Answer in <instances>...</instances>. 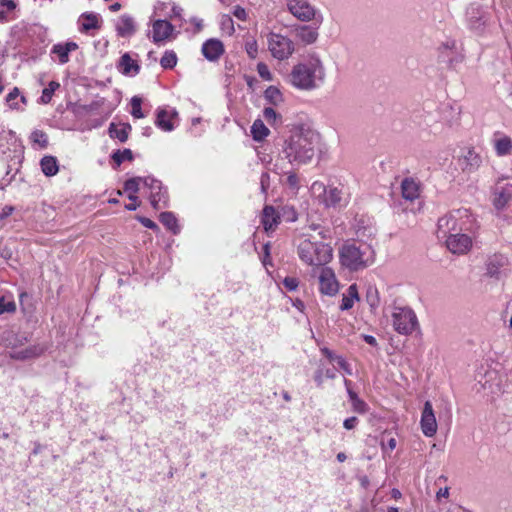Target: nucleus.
Masks as SVG:
<instances>
[{
	"label": "nucleus",
	"instance_id": "obj_17",
	"mask_svg": "<svg viewBox=\"0 0 512 512\" xmlns=\"http://www.w3.org/2000/svg\"><path fill=\"white\" fill-rule=\"evenodd\" d=\"M115 28L117 31V35L122 38H130L136 32V25L133 17L130 15L124 14L121 15L116 24Z\"/></svg>",
	"mask_w": 512,
	"mask_h": 512
},
{
	"label": "nucleus",
	"instance_id": "obj_53",
	"mask_svg": "<svg viewBox=\"0 0 512 512\" xmlns=\"http://www.w3.org/2000/svg\"><path fill=\"white\" fill-rule=\"evenodd\" d=\"M352 407L355 412L360 414H364L368 411V405L360 398L352 403Z\"/></svg>",
	"mask_w": 512,
	"mask_h": 512
},
{
	"label": "nucleus",
	"instance_id": "obj_61",
	"mask_svg": "<svg viewBox=\"0 0 512 512\" xmlns=\"http://www.w3.org/2000/svg\"><path fill=\"white\" fill-rule=\"evenodd\" d=\"M363 339H364V341H365L367 344H369V345H371V346H376V345H377V340H376V338H375L374 336H372V335H363Z\"/></svg>",
	"mask_w": 512,
	"mask_h": 512
},
{
	"label": "nucleus",
	"instance_id": "obj_62",
	"mask_svg": "<svg viewBox=\"0 0 512 512\" xmlns=\"http://www.w3.org/2000/svg\"><path fill=\"white\" fill-rule=\"evenodd\" d=\"M383 448H388L390 451L394 450L396 448V440L395 438L388 439L386 444H382Z\"/></svg>",
	"mask_w": 512,
	"mask_h": 512
},
{
	"label": "nucleus",
	"instance_id": "obj_44",
	"mask_svg": "<svg viewBox=\"0 0 512 512\" xmlns=\"http://www.w3.org/2000/svg\"><path fill=\"white\" fill-rule=\"evenodd\" d=\"M16 311V303L14 300L7 299L5 296L0 297V315L4 313H13Z\"/></svg>",
	"mask_w": 512,
	"mask_h": 512
},
{
	"label": "nucleus",
	"instance_id": "obj_48",
	"mask_svg": "<svg viewBox=\"0 0 512 512\" xmlns=\"http://www.w3.org/2000/svg\"><path fill=\"white\" fill-rule=\"evenodd\" d=\"M263 117L269 124H275L281 116L271 107H266L263 110Z\"/></svg>",
	"mask_w": 512,
	"mask_h": 512
},
{
	"label": "nucleus",
	"instance_id": "obj_18",
	"mask_svg": "<svg viewBox=\"0 0 512 512\" xmlns=\"http://www.w3.org/2000/svg\"><path fill=\"white\" fill-rule=\"evenodd\" d=\"M46 347L41 344L31 345L21 350H16L10 353V358L14 360H30L39 357L44 353Z\"/></svg>",
	"mask_w": 512,
	"mask_h": 512
},
{
	"label": "nucleus",
	"instance_id": "obj_7",
	"mask_svg": "<svg viewBox=\"0 0 512 512\" xmlns=\"http://www.w3.org/2000/svg\"><path fill=\"white\" fill-rule=\"evenodd\" d=\"M268 48L272 56L278 60L289 58L294 52V43L288 37L270 33L268 36Z\"/></svg>",
	"mask_w": 512,
	"mask_h": 512
},
{
	"label": "nucleus",
	"instance_id": "obj_10",
	"mask_svg": "<svg viewBox=\"0 0 512 512\" xmlns=\"http://www.w3.org/2000/svg\"><path fill=\"white\" fill-rule=\"evenodd\" d=\"M445 239L447 249L453 254H466L472 247L471 237L461 232L451 233Z\"/></svg>",
	"mask_w": 512,
	"mask_h": 512
},
{
	"label": "nucleus",
	"instance_id": "obj_46",
	"mask_svg": "<svg viewBox=\"0 0 512 512\" xmlns=\"http://www.w3.org/2000/svg\"><path fill=\"white\" fill-rule=\"evenodd\" d=\"M113 105H109L107 108V111L105 113L100 112L99 114L102 115L100 119H94L90 121L89 127L90 128H98L103 125V123L110 117L112 111L114 110Z\"/></svg>",
	"mask_w": 512,
	"mask_h": 512
},
{
	"label": "nucleus",
	"instance_id": "obj_50",
	"mask_svg": "<svg viewBox=\"0 0 512 512\" xmlns=\"http://www.w3.org/2000/svg\"><path fill=\"white\" fill-rule=\"evenodd\" d=\"M257 72L260 75V77L264 80L270 81L272 80V74L269 71V68L264 63H258L257 65Z\"/></svg>",
	"mask_w": 512,
	"mask_h": 512
},
{
	"label": "nucleus",
	"instance_id": "obj_34",
	"mask_svg": "<svg viewBox=\"0 0 512 512\" xmlns=\"http://www.w3.org/2000/svg\"><path fill=\"white\" fill-rule=\"evenodd\" d=\"M142 177H133L125 181L124 191L129 192L128 198L131 201H137L138 197L136 193L139 191L140 183H143Z\"/></svg>",
	"mask_w": 512,
	"mask_h": 512
},
{
	"label": "nucleus",
	"instance_id": "obj_23",
	"mask_svg": "<svg viewBox=\"0 0 512 512\" xmlns=\"http://www.w3.org/2000/svg\"><path fill=\"white\" fill-rule=\"evenodd\" d=\"M459 161L462 170L468 173L477 170L482 162L480 155L473 149H469Z\"/></svg>",
	"mask_w": 512,
	"mask_h": 512
},
{
	"label": "nucleus",
	"instance_id": "obj_56",
	"mask_svg": "<svg viewBox=\"0 0 512 512\" xmlns=\"http://www.w3.org/2000/svg\"><path fill=\"white\" fill-rule=\"evenodd\" d=\"M139 222L146 228L152 229V230H158V225L152 221L149 218L146 217H138Z\"/></svg>",
	"mask_w": 512,
	"mask_h": 512
},
{
	"label": "nucleus",
	"instance_id": "obj_63",
	"mask_svg": "<svg viewBox=\"0 0 512 512\" xmlns=\"http://www.w3.org/2000/svg\"><path fill=\"white\" fill-rule=\"evenodd\" d=\"M139 206L138 200L137 201H131V203L125 205V209L129 211H135Z\"/></svg>",
	"mask_w": 512,
	"mask_h": 512
},
{
	"label": "nucleus",
	"instance_id": "obj_60",
	"mask_svg": "<svg viewBox=\"0 0 512 512\" xmlns=\"http://www.w3.org/2000/svg\"><path fill=\"white\" fill-rule=\"evenodd\" d=\"M246 51L251 58H255L257 55V44L256 42L247 43Z\"/></svg>",
	"mask_w": 512,
	"mask_h": 512
},
{
	"label": "nucleus",
	"instance_id": "obj_49",
	"mask_svg": "<svg viewBox=\"0 0 512 512\" xmlns=\"http://www.w3.org/2000/svg\"><path fill=\"white\" fill-rule=\"evenodd\" d=\"M32 139L34 142L40 144L42 147H45L48 144L47 135L40 130H35L32 133Z\"/></svg>",
	"mask_w": 512,
	"mask_h": 512
},
{
	"label": "nucleus",
	"instance_id": "obj_19",
	"mask_svg": "<svg viewBox=\"0 0 512 512\" xmlns=\"http://www.w3.org/2000/svg\"><path fill=\"white\" fill-rule=\"evenodd\" d=\"M492 142L497 156L502 157L512 153V139L509 136L496 132Z\"/></svg>",
	"mask_w": 512,
	"mask_h": 512
},
{
	"label": "nucleus",
	"instance_id": "obj_30",
	"mask_svg": "<svg viewBox=\"0 0 512 512\" xmlns=\"http://www.w3.org/2000/svg\"><path fill=\"white\" fill-rule=\"evenodd\" d=\"M295 31L296 36L305 44H312L318 38L317 29L307 25L298 26Z\"/></svg>",
	"mask_w": 512,
	"mask_h": 512
},
{
	"label": "nucleus",
	"instance_id": "obj_8",
	"mask_svg": "<svg viewBox=\"0 0 512 512\" xmlns=\"http://www.w3.org/2000/svg\"><path fill=\"white\" fill-rule=\"evenodd\" d=\"M143 184L150 189V203L154 209L168 207V192L161 181L148 176L144 177Z\"/></svg>",
	"mask_w": 512,
	"mask_h": 512
},
{
	"label": "nucleus",
	"instance_id": "obj_36",
	"mask_svg": "<svg viewBox=\"0 0 512 512\" xmlns=\"http://www.w3.org/2000/svg\"><path fill=\"white\" fill-rule=\"evenodd\" d=\"M19 304L25 315H31L35 310L33 296L25 291L19 294Z\"/></svg>",
	"mask_w": 512,
	"mask_h": 512
},
{
	"label": "nucleus",
	"instance_id": "obj_14",
	"mask_svg": "<svg viewBox=\"0 0 512 512\" xmlns=\"http://www.w3.org/2000/svg\"><path fill=\"white\" fill-rule=\"evenodd\" d=\"M202 54L209 61H217L224 53L223 43L215 38L208 39L202 45Z\"/></svg>",
	"mask_w": 512,
	"mask_h": 512
},
{
	"label": "nucleus",
	"instance_id": "obj_13",
	"mask_svg": "<svg viewBox=\"0 0 512 512\" xmlns=\"http://www.w3.org/2000/svg\"><path fill=\"white\" fill-rule=\"evenodd\" d=\"M313 190H322L324 192L323 202L326 207H336L340 205L342 200V191L336 187L326 189L322 183L314 182L312 185Z\"/></svg>",
	"mask_w": 512,
	"mask_h": 512
},
{
	"label": "nucleus",
	"instance_id": "obj_58",
	"mask_svg": "<svg viewBox=\"0 0 512 512\" xmlns=\"http://www.w3.org/2000/svg\"><path fill=\"white\" fill-rule=\"evenodd\" d=\"M324 370L323 368L319 367L314 374V381L316 382L318 387H321L324 382Z\"/></svg>",
	"mask_w": 512,
	"mask_h": 512
},
{
	"label": "nucleus",
	"instance_id": "obj_54",
	"mask_svg": "<svg viewBox=\"0 0 512 512\" xmlns=\"http://www.w3.org/2000/svg\"><path fill=\"white\" fill-rule=\"evenodd\" d=\"M261 191L266 193L270 185V175L267 172L261 174L260 177Z\"/></svg>",
	"mask_w": 512,
	"mask_h": 512
},
{
	"label": "nucleus",
	"instance_id": "obj_21",
	"mask_svg": "<svg viewBox=\"0 0 512 512\" xmlns=\"http://www.w3.org/2000/svg\"><path fill=\"white\" fill-rule=\"evenodd\" d=\"M508 264V259L503 254H494L486 262V272L490 277L498 278L500 269Z\"/></svg>",
	"mask_w": 512,
	"mask_h": 512
},
{
	"label": "nucleus",
	"instance_id": "obj_31",
	"mask_svg": "<svg viewBox=\"0 0 512 512\" xmlns=\"http://www.w3.org/2000/svg\"><path fill=\"white\" fill-rule=\"evenodd\" d=\"M355 300H359V294L356 284L348 287L347 292L343 294L340 304V310L346 311L353 307Z\"/></svg>",
	"mask_w": 512,
	"mask_h": 512
},
{
	"label": "nucleus",
	"instance_id": "obj_2",
	"mask_svg": "<svg viewBox=\"0 0 512 512\" xmlns=\"http://www.w3.org/2000/svg\"><path fill=\"white\" fill-rule=\"evenodd\" d=\"M325 76L324 67L319 58L312 57L306 62L295 65L290 73L293 86L302 90H311L317 87V81Z\"/></svg>",
	"mask_w": 512,
	"mask_h": 512
},
{
	"label": "nucleus",
	"instance_id": "obj_4",
	"mask_svg": "<svg viewBox=\"0 0 512 512\" xmlns=\"http://www.w3.org/2000/svg\"><path fill=\"white\" fill-rule=\"evenodd\" d=\"M297 253L302 262L310 266H325L333 256L332 247L322 241L304 238L300 241Z\"/></svg>",
	"mask_w": 512,
	"mask_h": 512
},
{
	"label": "nucleus",
	"instance_id": "obj_6",
	"mask_svg": "<svg viewBox=\"0 0 512 512\" xmlns=\"http://www.w3.org/2000/svg\"><path fill=\"white\" fill-rule=\"evenodd\" d=\"M392 324L399 334L409 335L416 329L418 321L412 309L395 307L392 312Z\"/></svg>",
	"mask_w": 512,
	"mask_h": 512
},
{
	"label": "nucleus",
	"instance_id": "obj_32",
	"mask_svg": "<svg viewBox=\"0 0 512 512\" xmlns=\"http://www.w3.org/2000/svg\"><path fill=\"white\" fill-rule=\"evenodd\" d=\"M40 166L42 172L48 177L56 175L59 170L57 158L54 156H44L40 161Z\"/></svg>",
	"mask_w": 512,
	"mask_h": 512
},
{
	"label": "nucleus",
	"instance_id": "obj_16",
	"mask_svg": "<svg viewBox=\"0 0 512 512\" xmlns=\"http://www.w3.org/2000/svg\"><path fill=\"white\" fill-rule=\"evenodd\" d=\"M101 27V18L93 12H84L78 19V30L81 33H89L90 30H97Z\"/></svg>",
	"mask_w": 512,
	"mask_h": 512
},
{
	"label": "nucleus",
	"instance_id": "obj_11",
	"mask_svg": "<svg viewBox=\"0 0 512 512\" xmlns=\"http://www.w3.org/2000/svg\"><path fill=\"white\" fill-rule=\"evenodd\" d=\"M338 281L334 271L329 267H322L319 275V290L322 294L333 296L338 292Z\"/></svg>",
	"mask_w": 512,
	"mask_h": 512
},
{
	"label": "nucleus",
	"instance_id": "obj_39",
	"mask_svg": "<svg viewBox=\"0 0 512 512\" xmlns=\"http://www.w3.org/2000/svg\"><path fill=\"white\" fill-rule=\"evenodd\" d=\"M113 162L116 164V167H119L124 161H132L133 153L130 149L126 148L124 150H116L111 155Z\"/></svg>",
	"mask_w": 512,
	"mask_h": 512
},
{
	"label": "nucleus",
	"instance_id": "obj_41",
	"mask_svg": "<svg viewBox=\"0 0 512 512\" xmlns=\"http://www.w3.org/2000/svg\"><path fill=\"white\" fill-rule=\"evenodd\" d=\"M160 64L164 69H172L177 64L176 53L172 50L165 51L164 55L160 59Z\"/></svg>",
	"mask_w": 512,
	"mask_h": 512
},
{
	"label": "nucleus",
	"instance_id": "obj_20",
	"mask_svg": "<svg viewBox=\"0 0 512 512\" xmlns=\"http://www.w3.org/2000/svg\"><path fill=\"white\" fill-rule=\"evenodd\" d=\"M261 223L266 232L274 231L280 223V215L273 206L266 205L262 211Z\"/></svg>",
	"mask_w": 512,
	"mask_h": 512
},
{
	"label": "nucleus",
	"instance_id": "obj_28",
	"mask_svg": "<svg viewBox=\"0 0 512 512\" xmlns=\"http://www.w3.org/2000/svg\"><path fill=\"white\" fill-rule=\"evenodd\" d=\"M132 130V127L128 123H124L121 127H118L115 123H111L109 125L108 133L111 138L118 139L121 143H124L128 140L129 132Z\"/></svg>",
	"mask_w": 512,
	"mask_h": 512
},
{
	"label": "nucleus",
	"instance_id": "obj_51",
	"mask_svg": "<svg viewBox=\"0 0 512 512\" xmlns=\"http://www.w3.org/2000/svg\"><path fill=\"white\" fill-rule=\"evenodd\" d=\"M16 7L13 0H0V16H3L7 11H11Z\"/></svg>",
	"mask_w": 512,
	"mask_h": 512
},
{
	"label": "nucleus",
	"instance_id": "obj_52",
	"mask_svg": "<svg viewBox=\"0 0 512 512\" xmlns=\"http://www.w3.org/2000/svg\"><path fill=\"white\" fill-rule=\"evenodd\" d=\"M283 286L288 290V291H294L297 289L298 285H299V281L297 280V278L295 277H286L284 278L283 280Z\"/></svg>",
	"mask_w": 512,
	"mask_h": 512
},
{
	"label": "nucleus",
	"instance_id": "obj_27",
	"mask_svg": "<svg viewBox=\"0 0 512 512\" xmlns=\"http://www.w3.org/2000/svg\"><path fill=\"white\" fill-rule=\"evenodd\" d=\"M401 192L404 199L413 201L419 197V184L413 178H405L401 183Z\"/></svg>",
	"mask_w": 512,
	"mask_h": 512
},
{
	"label": "nucleus",
	"instance_id": "obj_12",
	"mask_svg": "<svg viewBox=\"0 0 512 512\" xmlns=\"http://www.w3.org/2000/svg\"><path fill=\"white\" fill-rule=\"evenodd\" d=\"M421 429L426 437H433L437 432V422L430 401L424 403L421 415Z\"/></svg>",
	"mask_w": 512,
	"mask_h": 512
},
{
	"label": "nucleus",
	"instance_id": "obj_9",
	"mask_svg": "<svg viewBox=\"0 0 512 512\" xmlns=\"http://www.w3.org/2000/svg\"><path fill=\"white\" fill-rule=\"evenodd\" d=\"M289 12L302 22H309L316 16V9L306 0H288Z\"/></svg>",
	"mask_w": 512,
	"mask_h": 512
},
{
	"label": "nucleus",
	"instance_id": "obj_45",
	"mask_svg": "<svg viewBox=\"0 0 512 512\" xmlns=\"http://www.w3.org/2000/svg\"><path fill=\"white\" fill-rule=\"evenodd\" d=\"M141 104H142V99L139 96L132 97V99H131V106H132L131 115L134 118L140 119V118L145 117V115L143 114L142 109H141Z\"/></svg>",
	"mask_w": 512,
	"mask_h": 512
},
{
	"label": "nucleus",
	"instance_id": "obj_37",
	"mask_svg": "<svg viewBox=\"0 0 512 512\" xmlns=\"http://www.w3.org/2000/svg\"><path fill=\"white\" fill-rule=\"evenodd\" d=\"M251 133L256 141L263 140L269 134V129L265 126L262 120H255L252 127Z\"/></svg>",
	"mask_w": 512,
	"mask_h": 512
},
{
	"label": "nucleus",
	"instance_id": "obj_40",
	"mask_svg": "<svg viewBox=\"0 0 512 512\" xmlns=\"http://www.w3.org/2000/svg\"><path fill=\"white\" fill-rule=\"evenodd\" d=\"M366 302L372 310H375L380 304L378 289L375 286H369L366 291Z\"/></svg>",
	"mask_w": 512,
	"mask_h": 512
},
{
	"label": "nucleus",
	"instance_id": "obj_22",
	"mask_svg": "<svg viewBox=\"0 0 512 512\" xmlns=\"http://www.w3.org/2000/svg\"><path fill=\"white\" fill-rule=\"evenodd\" d=\"M177 116L178 113L175 109H172L171 111L160 109L157 111L155 125L163 131L170 132L174 129L172 119Z\"/></svg>",
	"mask_w": 512,
	"mask_h": 512
},
{
	"label": "nucleus",
	"instance_id": "obj_3",
	"mask_svg": "<svg viewBox=\"0 0 512 512\" xmlns=\"http://www.w3.org/2000/svg\"><path fill=\"white\" fill-rule=\"evenodd\" d=\"M339 258L343 267L359 271L374 262V251L366 243L345 242L339 250Z\"/></svg>",
	"mask_w": 512,
	"mask_h": 512
},
{
	"label": "nucleus",
	"instance_id": "obj_55",
	"mask_svg": "<svg viewBox=\"0 0 512 512\" xmlns=\"http://www.w3.org/2000/svg\"><path fill=\"white\" fill-rule=\"evenodd\" d=\"M232 14L241 21H245L247 18L246 10L241 6H235Z\"/></svg>",
	"mask_w": 512,
	"mask_h": 512
},
{
	"label": "nucleus",
	"instance_id": "obj_1",
	"mask_svg": "<svg viewBox=\"0 0 512 512\" xmlns=\"http://www.w3.org/2000/svg\"><path fill=\"white\" fill-rule=\"evenodd\" d=\"M319 144V134L310 129L294 131L285 141L284 157L290 164L303 165L309 163Z\"/></svg>",
	"mask_w": 512,
	"mask_h": 512
},
{
	"label": "nucleus",
	"instance_id": "obj_47",
	"mask_svg": "<svg viewBox=\"0 0 512 512\" xmlns=\"http://www.w3.org/2000/svg\"><path fill=\"white\" fill-rule=\"evenodd\" d=\"M20 97V91L17 87L13 88V90L6 96V103L12 109H18L19 105L16 102V99Z\"/></svg>",
	"mask_w": 512,
	"mask_h": 512
},
{
	"label": "nucleus",
	"instance_id": "obj_38",
	"mask_svg": "<svg viewBox=\"0 0 512 512\" xmlns=\"http://www.w3.org/2000/svg\"><path fill=\"white\" fill-rule=\"evenodd\" d=\"M265 100L272 105H279L283 101L282 93L275 86H269L264 92Z\"/></svg>",
	"mask_w": 512,
	"mask_h": 512
},
{
	"label": "nucleus",
	"instance_id": "obj_33",
	"mask_svg": "<svg viewBox=\"0 0 512 512\" xmlns=\"http://www.w3.org/2000/svg\"><path fill=\"white\" fill-rule=\"evenodd\" d=\"M105 104H106V99L105 98H99V99H96V100L92 101L89 104L80 105L76 109L75 113L78 116H85V115L90 114V113L98 112V110L100 108H102L103 106H105Z\"/></svg>",
	"mask_w": 512,
	"mask_h": 512
},
{
	"label": "nucleus",
	"instance_id": "obj_24",
	"mask_svg": "<svg viewBox=\"0 0 512 512\" xmlns=\"http://www.w3.org/2000/svg\"><path fill=\"white\" fill-rule=\"evenodd\" d=\"M173 31V26L166 20H156L153 24V41L155 43L166 40Z\"/></svg>",
	"mask_w": 512,
	"mask_h": 512
},
{
	"label": "nucleus",
	"instance_id": "obj_35",
	"mask_svg": "<svg viewBox=\"0 0 512 512\" xmlns=\"http://www.w3.org/2000/svg\"><path fill=\"white\" fill-rule=\"evenodd\" d=\"M160 222L173 234H178L180 232L177 218L172 212H162L160 214Z\"/></svg>",
	"mask_w": 512,
	"mask_h": 512
},
{
	"label": "nucleus",
	"instance_id": "obj_26",
	"mask_svg": "<svg viewBox=\"0 0 512 512\" xmlns=\"http://www.w3.org/2000/svg\"><path fill=\"white\" fill-rule=\"evenodd\" d=\"M118 69L124 75H137L140 71V66L131 58L129 53H124L120 57Z\"/></svg>",
	"mask_w": 512,
	"mask_h": 512
},
{
	"label": "nucleus",
	"instance_id": "obj_64",
	"mask_svg": "<svg viewBox=\"0 0 512 512\" xmlns=\"http://www.w3.org/2000/svg\"><path fill=\"white\" fill-rule=\"evenodd\" d=\"M347 393L351 403L359 399L358 395L351 388H348Z\"/></svg>",
	"mask_w": 512,
	"mask_h": 512
},
{
	"label": "nucleus",
	"instance_id": "obj_25",
	"mask_svg": "<svg viewBox=\"0 0 512 512\" xmlns=\"http://www.w3.org/2000/svg\"><path fill=\"white\" fill-rule=\"evenodd\" d=\"M320 352L331 363H334V362L337 363L339 368H341L345 374L350 375V376L352 375L353 372H352L351 365L346 361V359L343 356L337 355L335 352H333L332 350H330L327 347H322L320 349Z\"/></svg>",
	"mask_w": 512,
	"mask_h": 512
},
{
	"label": "nucleus",
	"instance_id": "obj_15",
	"mask_svg": "<svg viewBox=\"0 0 512 512\" xmlns=\"http://www.w3.org/2000/svg\"><path fill=\"white\" fill-rule=\"evenodd\" d=\"M79 48L78 44L73 41L54 44L51 48V54L56 55L58 63L64 65L69 62V54Z\"/></svg>",
	"mask_w": 512,
	"mask_h": 512
},
{
	"label": "nucleus",
	"instance_id": "obj_59",
	"mask_svg": "<svg viewBox=\"0 0 512 512\" xmlns=\"http://www.w3.org/2000/svg\"><path fill=\"white\" fill-rule=\"evenodd\" d=\"M287 184L294 189L298 188L299 185V179L298 176L295 173H290L287 177Z\"/></svg>",
	"mask_w": 512,
	"mask_h": 512
},
{
	"label": "nucleus",
	"instance_id": "obj_29",
	"mask_svg": "<svg viewBox=\"0 0 512 512\" xmlns=\"http://www.w3.org/2000/svg\"><path fill=\"white\" fill-rule=\"evenodd\" d=\"M512 197V185L497 187L494 198V205L497 209H502Z\"/></svg>",
	"mask_w": 512,
	"mask_h": 512
},
{
	"label": "nucleus",
	"instance_id": "obj_43",
	"mask_svg": "<svg viewBox=\"0 0 512 512\" xmlns=\"http://www.w3.org/2000/svg\"><path fill=\"white\" fill-rule=\"evenodd\" d=\"M220 27L221 30L228 35H232L234 33V22L230 15L224 14L221 16Z\"/></svg>",
	"mask_w": 512,
	"mask_h": 512
},
{
	"label": "nucleus",
	"instance_id": "obj_57",
	"mask_svg": "<svg viewBox=\"0 0 512 512\" xmlns=\"http://www.w3.org/2000/svg\"><path fill=\"white\" fill-rule=\"evenodd\" d=\"M359 420L357 417L352 416L344 420L343 426L347 430L354 429L356 425L358 424Z\"/></svg>",
	"mask_w": 512,
	"mask_h": 512
},
{
	"label": "nucleus",
	"instance_id": "obj_5",
	"mask_svg": "<svg viewBox=\"0 0 512 512\" xmlns=\"http://www.w3.org/2000/svg\"><path fill=\"white\" fill-rule=\"evenodd\" d=\"M469 224V213L467 209L453 210L439 218L437 223V236L440 239L446 238L448 235H451V233L466 230Z\"/></svg>",
	"mask_w": 512,
	"mask_h": 512
},
{
	"label": "nucleus",
	"instance_id": "obj_42",
	"mask_svg": "<svg viewBox=\"0 0 512 512\" xmlns=\"http://www.w3.org/2000/svg\"><path fill=\"white\" fill-rule=\"evenodd\" d=\"M59 87H60V84L58 82L51 81L48 84V86L46 88H44L42 91V95L40 97L41 103L48 104L51 101L55 90H57Z\"/></svg>",
	"mask_w": 512,
	"mask_h": 512
}]
</instances>
